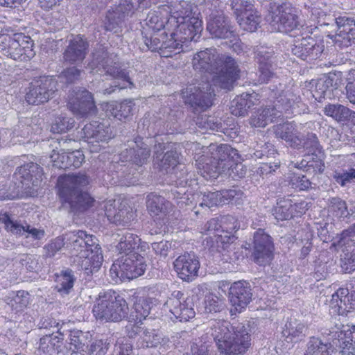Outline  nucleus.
<instances>
[{"instance_id":"22","label":"nucleus","mask_w":355,"mask_h":355,"mask_svg":"<svg viewBox=\"0 0 355 355\" xmlns=\"http://www.w3.org/2000/svg\"><path fill=\"white\" fill-rule=\"evenodd\" d=\"M14 175L26 188L37 187L42 180L43 169L37 164L29 162L17 167Z\"/></svg>"},{"instance_id":"52","label":"nucleus","mask_w":355,"mask_h":355,"mask_svg":"<svg viewBox=\"0 0 355 355\" xmlns=\"http://www.w3.org/2000/svg\"><path fill=\"white\" fill-rule=\"evenodd\" d=\"M301 137L302 146H300V148H304L308 155L314 156L317 153H321L322 146L315 133L308 132L305 136H301Z\"/></svg>"},{"instance_id":"5","label":"nucleus","mask_w":355,"mask_h":355,"mask_svg":"<svg viewBox=\"0 0 355 355\" xmlns=\"http://www.w3.org/2000/svg\"><path fill=\"white\" fill-rule=\"evenodd\" d=\"M92 313L101 322H119L128 318L129 307L126 300L115 291H103L96 298Z\"/></svg>"},{"instance_id":"56","label":"nucleus","mask_w":355,"mask_h":355,"mask_svg":"<svg viewBox=\"0 0 355 355\" xmlns=\"http://www.w3.org/2000/svg\"><path fill=\"white\" fill-rule=\"evenodd\" d=\"M164 23L165 21L159 17L158 12L150 11L145 19V24L147 28H144V31L147 30V32L150 31L159 32L164 28Z\"/></svg>"},{"instance_id":"44","label":"nucleus","mask_w":355,"mask_h":355,"mask_svg":"<svg viewBox=\"0 0 355 355\" xmlns=\"http://www.w3.org/2000/svg\"><path fill=\"white\" fill-rule=\"evenodd\" d=\"M330 343H324L319 337H310L304 355H331Z\"/></svg>"},{"instance_id":"4","label":"nucleus","mask_w":355,"mask_h":355,"mask_svg":"<svg viewBox=\"0 0 355 355\" xmlns=\"http://www.w3.org/2000/svg\"><path fill=\"white\" fill-rule=\"evenodd\" d=\"M70 250L82 259L79 266L87 275L97 272L101 268L103 256L98 240L83 230L71 232L66 237Z\"/></svg>"},{"instance_id":"48","label":"nucleus","mask_w":355,"mask_h":355,"mask_svg":"<svg viewBox=\"0 0 355 355\" xmlns=\"http://www.w3.org/2000/svg\"><path fill=\"white\" fill-rule=\"evenodd\" d=\"M168 175L170 183L175 184L178 187H185L190 185L192 181L191 175L187 172L184 164L178 166L176 169Z\"/></svg>"},{"instance_id":"2","label":"nucleus","mask_w":355,"mask_h":355,"mask_svg":"<svg viewBox=\"0 0 355 355\" xmlns=\"http://www.w3.org/2000/svg\"><path fill=\"white\" fill-rule=\"evenodd\" d=\"M232 64L227 62L223 64L217 72L213 73L215 76L212 78L213 84L203 82L198 87L193 86L187 88L184 95L185 103L190 105L196 111H204L211 106L214 94V87L230 90L233 83L239 77L240 69L232 58Z\"/></svg>"},{"instance_id":"57","label":"nucleus","mask_w":355,"mask_h":355,"mask_svg":"<svg viewBox=\"0 0 355 355\" xmlns=\"http://www.w3.org/2000/svg\"><path fill=\"white\" fill-rule=\"evenodd\" d=\"M219 164H215L214 160L211 159L209 162L202 164V168H199L200 173L205 178L216 179L219 174L225 173L226 171L222 167H218Z\"/></svg>"},{"instance_id":"19","label":"nucleus","mask_w":355,"mask_h":355,"mask_svg":"<svg viewBox=\"0 0 355 355\" xmlns=\"http://www.w3.org/2000/svg\"><path fill=\"white\" fill-rule=\"evenodd\" d=\"M70 110L82 116L92 112L95 108L93 95L85 89L76 88L69 101Z\"/></svg>"},{"instance_id":"24","label":"nucleus","mask_w":355,"mask_h":355,"mask_svg":"<svg viewBox=\"0 0 355 355\" xmlns=\"http://www.w3.org/2000/svg\"><path fill=\"white\" fill-rule=\"evenodd\" d=\"M83 137L88 144L107 142L114 137L112 130L107 121L93 122L86 124L82 130Z\"/></svg>"},{"instance_id":"51","label":"nucleus","mask_w":355,"mask_h":355,"mask_svg":"<svg viewBox=\"0 0 355 355\" xmlns=\"http://www.w3.org/2000/svg\"><path fill=\"white\" fill-rule=\"evenodd\" d=\"M75 277L71 270L62 272L57 279L55 288L61 295H67L72 289Z\"/></svg>"},{"instance_id":"64","label":"nucleus","mask_w":355,"mask_h":355,"mask_svg":"<svg viewBox=\"0 0 355 355\" xmlns=\"http://www.w3.org/2000/svg\"><path fill=\"white\" fill-rule=\"evenodd\" d=\"M220 191L205 193L202 197V201L199 205L202 207L211 208L222 204V196Z\"/></svg>"},{"instance_id":"62","label":"nucleus","mask_w":355,"mask_h":355,"mask_svg":"<svg viewBox=\"0 0 355 355\" xmlns=\"http://www.w3.org/2000/svg\"><path fill=\"white\" fill-rule=\"evenodd\" d=\"M231 7L236 20L254 8L252 3L248 0H232Z\"/></svg>"},{"instance_id":"7","label":"nucleus","mask_w":355,"mask_h":355,"mask_svg":"<svg viewBox=\"0 0 355 355\" xmlns=\"http://www.w3.org/2000/svg\"><path fill=\"white\" fill-rule=\"evenodd\" d=\"M271 19L270 24L275 30L282 33L300 30L303 26L297 9L289 2H283L277 6Z\"/></svg>"},{"instance_id":"14","label":"nucleus","mask_w":355,"mask_h":355,"mask_svg":"<svg viewBox=\"0 0 355 355\" xmlns=\"http://www.w3.org/2000/svg\"><path fill=\"white\" fill-rule=\"evenodd\" d=\"M164 306L180 322L188 321L194 318L196 313L191 306V302L185 298L181 291H174L165 302Z\"/></svg>"},{"instance_id":"58","label":"nucleus","mask_w":355,"mask_h":355,"mask_svg":"<svg viewBox=\"0 0 355 355\" xmlns=\"http://www.w3.org/2000/svg\"><path fill=\"white\" fill-rule=\"evenodd\" d=\"M75 121L73 118L64 116H58L55 119L51 125V130L53 133H62L71 130L74 125Z\"/></svg>"},{"instance_id":"28","label":"nucleus","mask_w":355,"mask_h":355,"mask_svg":"<svg viewBox=\"0 0 355 355\" xmlns=\"http://www.w3.org/2000/svg\"><path fill=\"white\" fill-rule=\"evenodd\" d=\"M272 131L277 139H282L291 148L300 149L302 137L300 132L292 123H283L272 127Z\"/></svg>"},{"instance_id":"6","label":"nucleus","mask_w":355,"mask_h":355,"mask_svg":"<svg viewBox=\"0 0 355 355\" xmlns=\"http://www.w3.org/2000/svg\"><path fill=\"white\" fill-rule=\"evenodd\" d=\"M87 68L89 69L91 72L96 69L98 71L102 69L105 74L123 80L128 84L130 87L133 86L127 71L121 69L119 58L113 53H110L104 48L100 47L94 51L92 61L88 63Z\"/></svg>"},{"instance_id":"38","label":"nucleus","mask_w":355,"mask_h":355,"mask_svg":"<svg viewBox=\"0 0 355 355\" xmlns=\"http://www.w3.org/2000/svg\"><path fill=\"white\" fill-rule=\"evenodd\" d=\"M140 243L141 239L137 234L126 232L121 237L116 248L121 255L139 253V249L143 248Z\"/></svg>"},{"instance_id":"37","label":"nucleus","mask_w":355,"mask_h":355,"mask_svg":"<svg viewBox=\"0 0 355 355\" xmlns=\"http://www.w3.org/2000/svg\"><path fill=\"white\" fill-rule=\"evenodd\" d=\"M324 113L338 122L349 121L355 125V112L341 104L326 105L324 107Z\"/></svg>"},{"instance_id":"42","label":"nucleus","mask_w":355,"mask_h":355,"mask_svg":"<svg viewBox=\"0 0 355 355\" xmlns=\"http://www.w3.org/2000/svg\"><path fill=\"white\" fill-rule=\"evenodd\" d=\"M0 221L5 225V229L16 236H24L29 228V224L24 220H15L7 213L0 216Z\"/></svg>"},{"instance_id":"21","label":"nucleus","mask_w":355,"mask_h":355,"mask_svg":"<svg viewBox=\"0 0 355 355\" xmlns=\"http://www.w3.org/2000/svg\"><path fill=\"white\" fill-rule=\"evenodd\" d=\"M337 32L335 44L340 48L347 47L355 43V20L347 16L336 18Z\"/></svg>"},{"instance_id":"12","label":"nucleus","mask_w":355,"mask_h":355,"mask_svg":"<svg viewBox=\"0 0 355 355\" xmlns=\"http://www.w3.org/2000/svg\"><path fill=\"white\" fill-rule=\"evenodd\" d=\"M274 244L270 236L263 229L254 233L253 252L252 257L255 263L260 266L269 263L273 257Z\"/></svg>"},{"instance_id":"3","label":"nucleus","mask_w":355,"mask_h":355,"mask_svg":"<svg viewBox=\"0 0 355 355\" xmlns=\"http://www.w3.org/2000/svg\"><path fill=\"white\" fill-rule=\"evenodd\" d=\"M89 178L85 173L60 176L58 180L59 196L64 207L71 211H83L92 205L93 199L85 191Z\"/></svg>"},{"instance_id":"8","label":"nucleus","mask_w":355,"mask_h":355,"mask_svg":"<svg viewBox=\"0 0 355 355\" xmlns=\"http://www.w3.org/2000/svg\"><path fill=\"white\" fill-rule=\"evenodd\" d=\"M146 266L145 259L140 253H132L121 255L112 264L110 271L114 272L117 277L132 279L142 275Z\"/></svg>"},{"instance_id":"17","label":"nucleus","mask_w":355,"mask_h":355,"mask_svg":"<svg viewBox=\"0 0 355 355\" xmlns=\"http://www.w3.org/2000/svg\"><path fill=\"white\" fill-rule=\"evenodd\" d=\"M177 144H158L155 146V155L157 159L164 153L163 157L159 164V169L166 174L171 173L182 165L180 163V153L178 151Z\"/></svg>"},{"instance_id":"61","label":"nucleus","mask_w":355,"mask_h":355,"mask_svg":"<svg viewBox=\"0 0 355 355\" xmlns=\"http://www.w3.org/2000/svg\"><path fill=\"white\" fill-rule=\"evenodd\" d=\"M83 73V69L73 66L64 69L60 75V78L66 83H73L79 80Z\"/></svg>"},{"instance_id":"39","label":"nucleus","mask_w":355,"mask_h":355,"mask_svg":"<svg viewBox=\"0 0 355 355\" xmlns=\"http://www.w3.org/2000/svg\"><path fill=\"white\" fill-rule=\"evenodd\" d=\"M134 299L133 311L132 314L135 313V320L137 321V322H140L149 315L153 306V298L145 295H137L134 296ZM132 316H134V315H132Z\"/></svg>"},{"instance_id":"25","label":"nucleus","mask_w":355,"mask_h":355,"mask_svg":"<svg viewBox=\"0 0 355 355\" xmlns=\"http://www.w3.org/2000/svg\"><path fill=\"white\" fill-rule=\"evenodd\" d=\"M208 148L211 159L214 160L215 164H219L218 167L225 171L231 163L239 159L238 150L227 144H211Z\"/></svg>"},{"instance_id":"49","label":"nucleus","mask_w":355,"mask_h":355,"mask_svg":"<svg viewBox=\"0 0 355 355\" xmlns=\"http://www.w3.org/2000/svg\"><path fill=\"white\" fill-rule=\"evenodd\" d=\"M154 32H147V30L142 32L143 40L148 49L152 51H156L157 50L163 51L162 41L167 37L166 32L162 33L158 35Z\"/></svg>"},{"instance_id":"32","label":"nucleus","mask_w":355,"mask_h":355,"mask_svg":"<svg viewBox=\"0 0 355 355\" xmlns=\"http://www.w3.org/2000/svg\"><path fill=\"white\" fill-rule=\"evenodd\" d=\"M259 95L252 92L251 94L243 93L236 96L231 103V112L235 116H245L248 111L259 101Z\"/></svg>"},{"instance_id":"15","label":"nucleus","mask_w":355,"mask_h":355,"mask_svg":"<svg viewBox=\"0 0 355 355\" xmlns=\"http://www.w3.org/2000/svg\"><path fill=\"white\" fill-rule=\"evenodd\" d=\"M175 271L184 282H191L198 277L200 263L194 253H184L180 255L173 262Z\"/></svg>"},{"instance_id":"11","label":"nucleus","mask_w":355,"mask_h":355,"mask_svg":"<svg viewBox=\"0 0 355 355\" xmlns=\"http://www.w3.org/2000/svg\"><path fill=\"white\" fill-rule=\"evenodd\" d=\"M207 30L216 39H230L235 36L230 19L221 10H211L207 18Z\"/></svg>"},{"instance_id":"30","label":"nucleus","mask_w":355,"mask_h":355,"mask_svg":"<svg viewBox=\"0 0 355 355\" xmlns=\"http://www.w3.org/2000/svg\"><path fill=\"white\" fill-rule=\"evenodd\" d=\"M337 80L335 74L324 75L317 80L313 93V97L319 102L322 98H331L334 91L337 89Z\"/></svg>"},{"instance_id":"9","label":"nucleus","mask_w":355,"mask_h":355,"mask_svg":"<svg viewBox=\"0 0 355 355\" xmlns=\"http://www.w3.org/2000/svg\"><path fill=\"white\" fill-rule=\"evenodd\" d=\"M232 57L217 53L215 49H206L196 53L192 60L193 69L201 72L212 73L217 72L223 64H232Z\"/></svg>"},{"instance_id":"33","label":"nucleus","mask_w":355,"mask_h":355,"mask_svg":"<svg viewBox=\"0 0 355 355\" xmlns=\"http://www.w3.org/2000/svg\"><path fill=\"white\" fill-rule=\"evenodd\" d=\"M135 110V104L132 99H125L121 103L111 102L106 105L107 114L120 121L127 119L132 115Z\"/></svg>"},{"instance_id":"43","label":"nucleus","mask_w":355,"mask_h":355,"mask_svg":"<svg viewBox=\"0 0 355 355\" xmlns=\"http://www.w3.org/2000/svg\"><path fill=\"white\" fill-rule=\"evenodd\" d=\"M300 102V97L296 94L291 89L282 90L276 97L275 106L277 110L287 111L292 108L295 104Z\"/></svg>"},{"instance_id":"50","label":"nucleus","mask_w":355,"mask_h":355,"mask_svg":"<svg viewBox=\"0 0 355 355\" xmlns=\"http://www.w3.org/2000/svg\"><path fill=\"white\" fill-rule=\"evenodd\" d=\"M239 26L245 31L254 32L260 23V16L256 10L252 9L237 19Z\"/></svg>"},{"instance_id":"16","label":"nucleus","mask_w":355,"mask_h":355,"mask_svg":"<svg viewBox=\"0 0 355 355\" xmlns=\"http://www.w3.org/2000/svg\"><path fill=\"white\" fill-rule=\"evenodd\" d=\"M135 8L132 0H121L119 5L107 12L104 26L106 31L116 33L125 20L132 15Z\"/></svg>"},{"instance_id":"63","label":"nucleus","mask_w":355,"mask_h":355,"mask_svg":"<svg viewBox=\"0 0 355 355\" xmlns=\"http://www.w3.org/2000/svg\"><path fill=\"white\" fill-rule=\"evenodd\" d=\"M276 64H259L258 65L259 82L267 83L275 76Z\"/></svg>"},{"instance_id":"29","label":"nucleus","mask_w":355,"mask_h":355,"mask_svg":"<svg viewBox=\"0 0 355 355\" xmlns=\"http://www.w3.org/2000/svg\"><path fill=\"white\" fill-rule=\"evenodd\" d=\"M146 206L153 216L158 217L165 224L166 216L172 210V204L162 196L150 193L146 198Z\"/></svg>"},{"instance_id":"46","label":"nucleus","mask_w":355,"mask_h":355,"mask_svg":"<svg viewBox=\"0 0 355 355\" xmlns=\"http://www.w3.org/2000/svg\"><path fill=\"white\" fill-rule=\"evenodd\" d=\"M144 347H156L159 345H165L168 338L163 337L162 332L155 329L145 328L141 335Z\"/></svg>"},{"instance_id":"34","label":"nucleus","mask_w":355,"mask_h":355,"mask_svg":"<svg viewBox=\"0 0 355 355\" xmlns=\"http://www.w3.org/2000/svg\"><path fill=\"white\" fill-rule=\"evenodd\" d=\"M114 202V200H109L104 206L107 219L116 225H128L133 219V214L126 209H116L113 206Z\"/></svg>"},{"instance_id":"35","label":"nucleus","mask_w":355,"mask_h":355,"mask_svg":"<svg viewBox=\"0 0 355 355\" xmlns=\"http://www.w3.org/2000/svg\"><path fill=\"white\" fill-rule=\"evenodd\" d=\"M71 142L74 141L71 140L67 141L64 139L53 141V144H51V146L55 147V148L53 149L52 153L50 155L53 166L62 169L69 168V164H67L68 152H65L64 148Z\"/></svg>"},{"instance_id":"60","label":"nucleus","mask_w":355,"mask_h":355,"mask_svg":"<svg viewBox=\"0 0 355 355\" xmlns=\"http://www.w3.org/2000/svg\"><path fill=\"white\" fill-rule=\"evenodd\" d=\"M175 35H178V37H179L180 34L178 32L176 33H171L170 39L166 40H164L162 41L163 51L162 53L165 57L171 56V54H167L166 51L169 53L175 52V53H178L181 51H183L182 44L177 41L175 38Z\"/></svg>"},{"instance_id":"53","label":"nucleus","mask_w":355,"mask_h":355,"mask_svg":"<svg viewBox=\"0 0 355 355\" xmlns=\"http://www.w3.org/2000/svg\"><path fill=\"white\" fill-rule=\"evenodd\" d=\"M69 233L70 232L65 234L63 236H58L52 240L51 243L46 245L44 247V256L46 258H51L64 245H66L67 248L70 250V247L68 246L69 245V241L66 238Z\"/></svg>"},{"instance_id":"54","label":"nucleus","mask_w":355,"mask_h":355,"mask_svg":"<svg viewBox=\"0 0 355 355\" xmlns=\"http://www.w3.org/2000/svg\"><path fill=\"white\" fill-rule=\"evenodd\" d=\"M30 303V295L27 291H18L9 304L16 313L23 311Z\"/></svg>"},{"instance_id":"20","label":"nucleus","mask_w":355,"mask_h":355,"mask_svg":"<svg viewBox=\"0 0 355 355\" xmlns=\"http://www.w3.org/2000/svg\"><path fill=\"white\" fill-rule=\"evenodd\" d=\"M252 297L251 286L245 281L235 282L229 289L230 303L238 312H241L248 306Z\"/></svg>"},{"instance_id":"27","label":"nucleus","mask_w":355,"mask_h":355,"mask_svg":"<svg viewBox=\"0 0 355 355\" xmlns=\"http://www.w3.org/2000/svg\"><path fill=\"white\" fill-rule=\"evenodd\" d=\"M88 48V42L82 37L76 35L69 40L63 53L64 60L69 64L81 63L86 57Z\"/></svg>"},{"instance_id":"59","label":"nucleus","mask_w":355,"mask_h":355,"mask_svg":"<svg viewBox=\"0 0 355 355\" xmlns=\"http://www.w3.org/2000/svg\"><path fill=\"white\" fill-rule=\"evenodd\" d=\"M255 59L259 64H276L274 51L270 48L260 46L255 51Z\"/></svg>"},{"instance_id":"36","label":"nucleus","mask_w":355,"mask_h":355,"mask_svg":"<svg viewBox=\"0 0 355 355\" xmlns=\"http://www.w3.org/2000/svg\"><path fill=\"white\" fill-rule=\"evenodd\" d=\"M0 42L3 44V55L10 57L15 60H24L26 56L23 54V49L20 47L19 40L15 38V35H0Z\"/></svg>"},{"instance_id":"40","label":"nucleus","mask_w":355,"mask_h":355,"mask_svg":"<svg viewBox=\"0 0 355 355\" xmlns=\"http://www.w3.org/2000/svg\"><path fill=\"white\" fill-rule=\"evenodd\" d=\"M307 328L301 322L297 320L287 321L282 334L287 340L292 343H297L306 335Z\"/></svg>"},{"instance_id":"13","label":"nucleus","mask_w":355,"mask_h":355,"mask_svg":"<svg viewBox=\"0 0 355 355\" xmlns=\"http://www.w3.org/2000/svg\"><path fill=\"white\" fill-rule=\"evenodd\" d=\"M355 223L344 230L340 234V242L343 248L340 254L341 267L345 272L355 270Z\"/></svg>"},{"instance_id":"18","label":"nucleus","mask_w":355,"mask_h":355,"mask_svg":"<svg viewBox=\"0 0 355 355\" xmlns=\"http://www.w3.org/2000/svg\"><path fill=\"white\" fill-rule=\"evenodd\" d=\"M121 162H128L138 166L146 164L150 156V149L142 137L135 138L133 145L123 150L120 155Z\"/></svg>"},{"instance_id":"45","label":"nucleus","mask_w":355,"mask_h":355,"mask_svg":"<svg viewBox=\"0 0 355 355\" xmlns=\"http://www.w3.org/2000/svg\"><path fill=\"white\" fill-rule=\"evenodd\" d=\"M272 215L277 220L292 218L293 217L292 200L286 198H278L276 206L272 209Z\"/></svg>"},{"instance_id":"10","label":"nucleus","mask_w":355,"mask_h":355,"mask_svg":"<svg viewBox=\"0 0 355 355\" xmlns=\"http://www.w3.org/2000/svg\"><path fill=\"white\" fill-rule=\"evenodd\" d=\"M56 81L51 76L35 78L28 87L26 98L29 104L38 105L47 102L56 92Z\"/></svg>"},{"instance_id":"23","label":"nucleus","mask_w":355,"mask_h":355,"mask_svg":"<svg viewBox=\"0 0 355 355\" xmlns=\"http://www.w3.org/2000/svg\"><path fill=\"white\" fill-rule=\"evenodd\" d=\"M323 50L324 46L318 43L311 37H302L295 40L291 49L293 55L304 60L307 58H310L311 60L317 59Z\"/></svg>"},{"instance_id":"26","label":"nucleus","mask_w":355,"mask_h":355,"mask_svg":"<svg viewBox=\"0 0 355 355\" xmlns=\"http://www.w3.org/2000/svg\"><path fill=\"white\" fill-rule=\"evenodd\" d=\"M190 11L186 10L187 17L178 26V39L180 42H196L200 37L202 31V21L198 17H189Z\"/></svg>"},{"instance_id":"31","label":"nucleus","mask_w":355,"mask_h":355,"mask_svg":"<svg viewBox=\"0 0 355 355\" xmlns=\"http://www.w3.org/2000/svg\"><path fill=\"white\" fill-rule=\"evenodd\" d=\"M282 115V110H277L275 105L261 108L250 117V123L254 127L264 128Z\"/></svg>"},{"instance_id":"47","label":"nucleus","mask_w":355,"mask_h":355,"mask_svg":"<svg viewBox=\"0 0 355 355\" xmlns=\"http://www.w3.org/2000/svg\"><path fill=\"white\" fill-rule=\"evenodd\" d=\"M350 335V340L346 339L347 334H344L342 331L339 332L337 340L338 343L334 340V345L339 346L342 350L340 352L343 354L355 355V326L352 327L349 334Z\"/></svg>"},{"instance_id":"1","label":"nucleus","mask_w":355,"mask_h":355,"mask_svg":"<svg viewBox=\"0 0 355 355\" xmlns=\"http://www.w3.org/2000/svg\"><path fill=\"white\" fill-rule=\"evenodd\" d=\"M249 327L242 323L231 324L224 320H213L206 329L203 336L191 342V355H209L211 342L206 338H212L218 351L225 355L243 354L250 345Z\"/></svg>"},{"instance_id":"41","label":"nucleus","mask_w":355,"mask_h":355,"mask_svg":"<svg viewBox=\"0 0 355 355\" xmlns=\"http://www.w3.org/2000/svg\"><path fill=\"white\" fill-rule=\"evenodd\" d=\"M63 340V334L59 331L55 334H46L40 340L39 350L46 354L58 352Z\"/></svg>"},{"instance_id":"55","label":"nucleus","mask_w":355,"mask_h":355,"mask_svg":"<svg viewBox=\"0 0 355 355\" xmlns=\"http://www.w3.org/2000/svg\"><path fill=\"white\" fill-rule=\"evenodd\" d=\"M329 207L330 211L338 218H347L351 214L347 209L346 202L338 197L329 200Z\"/></svg>"}]
</instances>
